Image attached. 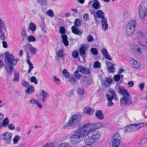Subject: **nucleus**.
<instances>
[{"instance_id": "f257e3e1", "label": "nucleus", "mask_w": 147, "mask_h": 147, "mask_svg": "<svg viewBox=\"0 0 147 147\" xmlns=\"http://www.w3.org/2000/svg\"><path fill=\"white\" fill-rule=\"evenodd\" d=\"M102 127L100 123H88L78 128L74 131V133L69 138L71 143L73 145H76L80 142L82 139L88 136H91L92 134L98 135L100 132L95 131Z\"/></svg>"}, {"instance_id": "f03ea898", "label": "nucleus", "mask_w": 147, "mask_h": 147, "mask_svg": "<svg viewBox=\"0 0 147 147\" xmlns=\"http://www.w3.org/2000/svg\"><path fill=\"white\" fill-rule=\"evenodd\" d=\"M19 60V58H15L12 54H10L8 52H5V61L6 64L4 67L8 74H11L13 70V66L17 65Z\"/></svg>"}, {"instance_id": "7ed1b4c3", "label": "nucleus", "mask_w": 147, "mask_h": 147, "mask_svg": "<svg viewBox=\"0 0 147 147\" xmlns=\"http://www.w3.org/2000/svg\"><path fill=\"white\" fill-rule=\"evenodd\" d=\"M118 92L122 94L123 97L120 99V104L121 105H129L131 102V99L130 95L127 90L123 87H119Z\"/></svg>"}, {"instance_id": "20e7f679", "label": "nucleus", "mask_w": 147, "mask_h": 147, "mask_svg": "<svg viewBox=\"0 0 147 147\" xmlns=\"http://www.w3.org/2000/svg\"><path fill=\"white\" fill-rule=\"evenodd\" d=\"M80 120V119L79 115H72L63 126V128L64 129L68 127L74 128L78 124Z\"/></svg>"}, {"instance_id": "39448f33", "label": "nucleus", "mask_w": 147, "mask_h": 147, "mask_svg": "<svg viewBox=\"0 0 147 147\" xmlns=\"http://www.w3.org/2000/svg\"><path fill=\"white\" fill-rule=\"evenodd\" d=\"M101 136V133L98 135L92 134L91 136H88L84 138L86 145L82 147H93L92 144L97 142Z\"/></svg>"}, {"instance_id": "423d86ee", "label": "nucleus", "mask_w": 147, "mask_h": 147, "mask_svg": "<svg viewBox=\"0 0 147 147\" xmlns=\"http://www.w3.org/2000/svg\"><path fill=\"white\" fill-rule=\"evenodd\" d=\"M137 25L136 21L132 20L130 21L125 27V33L127 37L131 36L134 34Z\"/></svg>"}, {"instance_id": "0eeeda50", "label": "nucleus", "mask_w": 147, "mask_h": 147, "mask_svg": "<svg viewBox=\"0 0 147 147\" xmlns=\"http://www.w3.org/2000/svg\"><path fill=\"white\" fill-rule=\"evenodd\" d=\"M140 18L142 20H144L147 15V1H142L140 4L139 8Z\"/></svg>"}, {"instance_id": "6e6552de", "label": "nucleus", "mask_w": 147, "mask_h": 147, "mask_svg": "<svg viewBox=\"0 0 147 147\" xmlns=\"http://www.w3.org/2000/svg\"><path fill=\"white\" fill-rule=\"evenodd\" d=\"M12 135L11 133L7 131L3 134L0 136L5 144H9L11 141Z\"/></svg>"}, {"instance_id": "1a4fd4ad", "label": "nucleus", "mask_w": 147, "mask_h": 147, "mask_svg": "<svg viewBox=\"0 0 147 147\" xmlns=\"http://www.w3.org/2000/svg\"><path fill=\"white\" fill-rule=\"evenodd\" d=\"M29 103L31 105L35 106L39 109H41L42 108V105L41 102L34 98L32 97L30 98L29 101Z\"/></svg>"}, {"instance_id": "9d476101", "label": "nucleus", "mask_w": 147, "mask_h": 147, "mask_svg": "<svg viewBox=\"0 0 147 147\" xmlns=\"http://www.w3.org/2000/svg\"><path fill=\"white\" fill-rule=\"evenodd\" d=\"M130 63L131 67L135 69H138L141 67V63L134 59H130Z\"/></svg>"}, {"instance_id": "9b49d317", "label": "nucleus", "mask_w": 147, "mask_h": 147, "mask_svg": "<svg viewBox=\"0 0 147 147\" xmlns=\"http://www.w3.org/2000/svg\"><path fill=\"white\" fill-rule=\"evenodd\" d=\"M48 96V94L45 90H41L39 93L40 99L43 103H44L45 100Z\"/></svg>"}, {"instance_id": "f8f14e48", "label": "nucleus", "mask_w": 147, "mask_h": 147, "mask_svg": "<svg viewBox=\"0 0 147 147\" xmlns=\"http://www.w3.org/2000/svg\"><path fill=\"white\" fill-rule=\"evenodd\" d=\"M78 70L82 74L88 75L90 73L89 69L81 65L78 66Z\"/></svg>"}, {"instance_id": "ddd939ff", "label": "nucleus", "mask_w": 147, "mask_h": 147, "mask_svg": "<svg viewBox=\"0 0 147 147\" xmlns=\"http://www.w3.org/2000/svg\"><path fill=\"white\" fill-rule=\"evenodd\" d=\"M9 123V120L7 117L4 118L2 121H0V129L7 127Z\"/></svg>"}, {"instance_id": "4468645a", "label": "nucleus", "mask_w": 147, "mask_h": 147, "mask_svg": "<svg viewBox=\"0 0 147 147\" xmlns=\"http://www.w3.org/2000/svg\"><path fill=\"white\" fill-rule=\"evenodd\" d=\"M102 28L104 31L107 30L108 28V25L107 20L106 18H104L101 21Z\"/></svg>"}, {"instance_id": "2eb2a0df", "label": "nucleus", "mask_w": 147, "mask_h": 147, "mask_svg": "<svg viewBox=\"0 0 147 147\" xmlns=\"http://www.w3.org/2000/svg\"><path fill=\"white\" fill-rule=\"evenodd\" d=\"M101 53L105 58L109 60H111L112 58L109 54L107 50L105 49H102L101 51Z\"/></svg>"}, {"instance_id": "dca6fc26", "label": "nucleus", "mask_w": 147, "mask_h": 147, "mask_svg": "<svg viewBox=\"0 0 147 147\" xmlns=\"http://www.w3.org/2000/svg\"><path fill=\"white\" fill-rule=\"evenodd\" d=\"M107 98V105L108 107H112L114 105V103L113 102L112 100L114 99L115 98H113V97L110 96V94L107 93L106 94Z\"/></svg>"}, {"instance_id": "f3484780", "label": "nucleus", "mask_w": 147, "mask_h": 147, "mask_svg": "<svg viewBox=\"0 0 147 147\" xmlns=\"http://www.w3.org/2000/svg\"><path fill=\"white\" fill-rule=\"evenodd\" d=\"M71 29L72 33L76 35L81 36L83 33V30L78 29L77 27L75 26H72Z\"/></svg>"}, {"instance_id": "a211bd4d", "label": "nucleus", "mask_w": 147, "mask_h": 147, "mask_svg": "<svg viewBox=\"0 0 147 147\" xmlns=\"http://www.w3.org/2000/svg\"><path fill=\"white\" fill-rule=\"evenodd\" d=\"M111 145L112 147H124V145L121 141H112Z\"/></svg>"}, {"instance_id": "6ab92c4d", "label": "nucleus", "mask_w": 147, "mask_h": 147, "mask_svg": "<svg viewBox=\"0 0 147 147\" xmlns=\"http://www.w3.org/2000/svg\"><path fill=\"white\" fill-rule=\"evenodd\" d=\"M84 113L89 115L93 114L94 113V110L90 107H85L83 109Z\"/></svg>"}, {"instance_id": "aec40b11", "label": "nucleus", "mask_w": 147, "mask_h": 147, "mask_svg": "<svg viewBox=\"0 0 147 147\" xmlns=\"http://www.w3.org/2000/svg\"><path fill=\"white\" fill-rule=\"evenodd\" d=\"M95 116L98 119L101 120L104 118V115L101 110H97L95 113Z\"/></svg>"}, {"instance_id": "412c9836", "label": "nucleus", "mask_w": 147, "mask_h": 147, "mask_svg": "<svg viewBox=\"0 0 147 147\" xmlns=\"http://www.w3.org/2000/svg\"><path fill=\"white\" fill-rule=\"evenodd\" d=\"M62 39V42L66 46H67L69 45V42L67 40V36L65 34H63L61 36Z\"/></svg>"}, {"instance_id": "4be33fe9", "label": "nucleus", "mask_w": 147, "mask_h": 147, "mask_svg": "<svg viewBox=\"0 0 147 147\" xmlns=\"http://www.w3.org/2000/svg\"><path fill=\"white\" fill-rule=\"evenodd\" d=\"M109 92L110 94H110V96L113 97V98H115V100L117 101L118 100V98H117V95L115 94L114 91L113 89L111 88H109Z\"/></svg>"}, {"instance_id": "5701e85b", "label": "nucleus", "mask_w": 147, "mask_h": 147, "mask_svg": "<svg viewBox=\"0 0 147 147\" xmlns=\"http://www.w3.org/2000/svg\"><path fill=\"white\" fill-rule=\"evenodd\" d=\"M25 90L26 94H32L34 91V87L32 86H30L27 88Z\"/></svg>"}, {"instance_id": "b1692460", "label": "nucleus", "mask_w": 147, "mask_h": 147, "mask_svg": "<svg viewBox=\"0 0 147 147\" xmlns=\"http://www.w3.org/2000/svg\"><path fill=\"white\" fill-rule=\"evenodd\" d=\"M96 16L98 18H101V19L105 18V17L104 13L101 10H99L96 12Z\"/></svg>"}, {"instance_id": "393cba45", "label": "nucleus", "mask_w": 147, "mask_h": 147, "mask_svg": "<svg viewBox=\"0 0 147 147\" xmlns=\"http://www.w3.org/2000/svg\"><path fill=\"white\" fill-rule=\"evenodd\" d=\"M77 95L80 96H83L84 93V89L83 88L78 87L76 91Z\"/></svg>"}, {"instance_id": "a878e982", "label": "nucleus", "mask_w": 147, "mask_h": 147, "mask_svg": "<svg viewBox=\"0 0 147 147\" xmlns=\"http://www.w3.org/2000/svg\"><path fill=\"white\" fill-rule=\"evenodd\" d=\"M94 2H93L92 7L95 9H98L100 7V5L97 0H94Z\"/></svg>"}, {"instance_id": "bb28decb", "label": "nucleus", "mask_w": 147, "mask_h": 147, "mask_svg": "<svg viewBox=\"0 0 147 147\" xmlns=\"http://www.w3.org/2000/svg\"><path fill=\"white\" fill-rule=\"evenodd\" d=\"M30 59L28 58H27L26 59V62L28 64L29 66V68L27 71V73H30L32 71V70L34 68L33 64L32 63L30 62Z\"/></svg>"}, {"instance_id": "cd10ccee", "label": "nucleus", "mask_w": 147, "mask_h": 147, "mask_svg": "<svg viewBox=\"0 0 147 147\" xmlns=\"http://www.w3.org/2000/svg\"><path fill=\"white\" fill-rule=\"evenodd\" d=\"M21 34L22 38V40H24L27 36V34L25 29L24 28H22L21 30Z\"/></svg>"}, {"instance_id": "c85d7f7f", "label": "nucleus", "mask_w": 147, "mask_h": 147, "mask_svg": "<svg viewBox=\"0 0 147 147\" xmlns=\"http://www.w3.org/2000/svg\"><path fill=\"white\" fill-rule=\"evenodd\" d=\"M20 139V136L18 135H16L15 136L13 137V144H17Z\"/></svg>"}, {"instance_id": "c756f323", "label": "nucleus", "mask_w": 147, "mask_h": 147, "mask_svg": "<svg viewBox=\"0 0 147 147\" xmlns=\"http://www.w3.org/2000/svg\"><path fill=\"white\" fill-rule=\"evenodd\" d=\"M36 28V25L32 22H31L29 26V30H31L32 32H35Z\"/></svg>"}, {"instance_id": "7c9ffc66", "label": "nucleus", "mask_w": 147, "mask_h": 147, "mask_svg": "<svg viewBox=\"0 0 147 147\" xmlns=\"http://www.w3.org/2000/svg\"><path fill=\"white\" fill-rule=\"evenodd\" d=\"M3 29L5 32L7 31V27L2 19L0 18V29Z\"/></svg>"}, {"instance_id": "2f4dec72", "label": "nucleus", "mask_w": 147, "mask_h": 147, "mask_svg": "<svg viewBox=\"0 0 147 147\" xmlns=\"http://www.w3.org/2000/svg\"><path fill=\"white\" fill-rule=\"evenodd\" d=\"M31 45L30 44H27L24 46V49L26 54L27 58H30V57L29 56V53H28V50H30Z\"/></svg>"}, {"instance_id": "473e14b6", "label": "nucleus", "mask_w": 147, "mask_h": 147, "mask_svg": "<svg viewBox=\"0 0 147 147\" xmlns=\"http://www.w3.org/2000/svg\"><path fill=\"white\" fill-rule=\"evenodd\" d=\"M121 141V138L119 134H115L113 136L112 141Z\"/></svg>"}, {"instance_id": "72a5a7b5", "label": "nucleus", "mask_w": 147, "mask_h": 147, "mask_svg": "<svg viewBox=\"0 0 147 147\" xmlns=\"http://www.w3.org/2000/svg\"><path fill=\"white\" fill-rule=\"evenodd\" d=\"M75 26L76 27H78L82 25L81 21V20L79 18L76 19L74 22Z\"/></svg>"}, {"instance_id": "f704fd0d", "label": "nucleus", "mask_w": 147, "mask_h": 147, "mask_svg": "<svg viewBox=\"0 0 147 147\" xmlns=\"http://www.w3.org/2000/svg\"><path fill=\"white\" fill-rule=\"evenodd\" d=\"M86 47L84 46H82L80 48L79 52L81 56H83L86 53Z\"/></svg>"}, {"instance_id": "c9c22d12", "label": "nucleus", "mask_w": 147, "mask_h": 147, "mask_svg": "<svg viewBox=\"0 0 147 147\" xmlns=\"http://www.w3.org/2000/svg\"><path fill=\"white\" fill-rule=\"evenodd\" d=\"M29 51L31 54L36 55L37 51V50L36 48L31 45Z\"/></svg>"}, {"instance_id": "e433bc0d", "label": "nucleus", "mask_w": 147, "mask_h": 147, "mask_svg": "<svg viewBox=\"0 0 147 147\" xmlns=\"http://www.w3.org/2000/svg\"><path fill=\"white\" fill-rule=\"evenodd\" d=\"M62 74L63 76L67 79L70 76L69 73L66 69L63 70L62 71Z\"/></svg>"}, {"instance_id": "4c0bfd02", "label": "nucleus", "mask_w": 147, "mask_h": 147, "mask_svg": "<svg viewBox=\"0 0 147 147\" xmlns=\"http://www.w3.org/2000/svg\"><path fill=\"white\" fill-rule=\"evenodd\" d=\"M134 52H137L139 54L142 53V48L140 47L135 46L133 49Z\"/></svg>"}, {"instance_id": "58836bf2", "label": "nucleus", "mask_w": 147, "mask_h": 147, "mask_svg": "<svg viewBox=\"0 0 147 147\" xmlns=\"http://www.w3.org/2000/svg\"><path fill=\"white\" fill-rule=\"evenodd\" d=\"M57 147H71V145L68 143L64 142L59 144Z\"/></svg>"}, {"instance_id": "ea45409f", "label": "nucleus", "mask_w": 147, "mask_h": 147, "mask_svg": "<svg viewBox=\"0 0 147 147\" xmlns=\"http://www.w3.org/2000/svg\"><path fill=\"white\" fill-rule=\"evenodd\" d=\"M46 14L49 16L51 17H53L54 15V13L53 11L51 9H49L46 12Z\"/></svg>"}, {"instance_id": "a19ab883", "label": "nucleus", "mask_w": 147, "mask_h": 147, "mask_svg": "<svg viewBox=\"0 0 147 147\" xmlns=\"http://www.w3.org/2000/svg\"><path fill=\"white\" fill-rule=\"evenodd\" d=\"M21 85L23 86L26 88L30 86L29 83L24 80H22Z\"/></svg>"}, {"instance_id": "79ce46f5", "label": "nucleus", "mask_w": 147, "mask_h": 147, "mask_svg": "<svg viewBox=\"0 0 147 147\" xmlns=\"http://www.w3.org/2000/svg\"><path fill=\"white\" fill-rule=\"evenodd\" d=\"M3 30V29H0V39L4 40L5 39V35L4 32L2 31Z\"/></svg>"}, {"instance_id": "37998d69", "label": "nucleus", "mask_w": 147, "mask_h": 147, "mask_svg": "<svg viewBox=\"0 0 147 147\" xmlns=\"http://www.w3.org/2000/svg\"><path fill=\"white\" fill-rule=\"evenodd\" d=\"M90 51L94 55H96L98 54V51L97 49L96 48H93L90 49Z\"/></svg>"}, {"instance_id": "c03bdc74", "label": "nucleus", "mask_w": 147, "mask_h": 147, "mask_svg": "<svg viewBox=\"0 0 147 147\" xmlns=\"http://www.w3.org/2000/svg\"><path fill=\"white\" fill-rule=\"evenodd\" d=\"M28 40L30 42H34L36 41V39L35 37L32 35H30L28 36Z\"/></svg>"}, {"instance_id": "a18cd8bd", "label": "nucleus", "mask_w": 147, "mask_h": 147, "mask_svg": "<svg viewBox=\"0 0 147 147\" xmlns=\"http://www.w3.org/2000/svg\"><path fill=\"white\" fill-rule=\"evenodd\" d=\"M53 80L57 85L59 84L60 80L56 76H54L53 78Z\"/></svg>"}, {"instance_id": "49530a36", "label": "nucleus", "mask_w": 147, "mask_h": 147, "mask_svg": "<svg viewBox=\"0 0 147 147\" xmlns=\"http://www.w3.org/2000/svg\"><path fill=\"white\" fill-rule=\"evenodd\" d=\"M68 82L71 85H75L76 83V80L73 78H71L68 80Z\"/></svg>"}, {"instance_id": "de8ad7c7", "label": "nucleus", "mask_w": 147, "mask_h": 147, "mask_svg": "<svg viewBox=\"0 0 147 147\" xmlns=\"http://www.w3.org/2000/svg\"><path fill=\"white\" fill-rule=\"evenodd\" d=\"M93 67L94 68H99L101 67V64L98 61H96L94 63Z\"/></svg>"}, {"instance_id": "09e8293b", "label": "nucleus", "mask_w": 147, "mask_h": 147, "mask_svg": "<svg viewBox=\"0 0 147 147\" xmlns=\"http://www.w3.org/2000/svg\"><path fill=\"white\" fill-rule=\"evenodd\" d=\"M107 69L110 73H113L115 71V69L113 66H109L107 68Z\"/></svg>"}, {"instance_id": "8fccbe9b", "label": "nucleus", "mask_w": 147, "mask_h": 147, "mask_svg": "<svg viewBox=\"0 0 147 147\" xmlns=\"http://www.w3.org/2000/svg\"><path fill=\"white\" fill-rule=\"evenodd\" d=\"M72 55L74 58H76L78 56L79 53L77 51H74L72 52Z\"/></svg>"}, {"instance_id": "3c124183", "label": "nucleus", "mask_w": 147, "mask_h": 147, "mask_svg": "<svg viewBox=\"0 0 147 147\" xmlns=\"http://www.w3.org/2000/svg\"><path fill=\"white\" fill-rule=\"evenodd\" d=\"M78 71H79L78 69L74 72V77L76 79H80L81 77V75L79 73Z\"/></svg>"}, {"instance_id": "603ef678", "label": "nucleus", "mask_w": 147, "mask_h": 147, "mask_svg": "<svg viewBox=\"0 0 147 147\" xmlns=\"http://www.w3.org/2000/svg\"><path fill=\"white\" fill-rule=\"evenodd\" d=\"M57 55L59 57H63L64 55L63 50L62 49L59 50L57 53Z\"/></svg>"}, {"instance_id": "864d4df0", "label": "nucleus", "mask_w": 147, "mask_h": 147, "mask_svg": "<svg viewBox=\"0 0 147 147\" xmlns=\"http://www.w3.org/2000/svg\"><path fill=\"white\" fill-rule=\"evenodd\" d=\"M19 74L18 73H15L14 75V78L13 79V81H18L19 80Z\"/></svg>"}, {"instance_id": "5fc2aeb1", "label": "nucleus", "mask_w": 147, "mask_h": 147, "mask_svg": "<svg viewBox=\"0 0 147 147\" xmlns=\"http://www.w3.org/2000/svg\"><path fill=\"white\" fill-rule=\"evenodd\" d=\"M82 80L81 81L82 84H83L87 83L86 81L88 80V79L86 76H83L82 77Z\"/></svg>"}, {"instance_id": "6e6d98bb", "label": "nucleus", "mask_w": 147, "mask_h": 147, "mask_svg": "<svg viewBox=\"0 0 147 147\" xmlns=\"http://www.w3.org/2000/svg\"><path fill=\"white\" fill-rule=\"evenodd\" d=\"M30 82H33L35 84H37V80L35 76H32L30 78Z\"/></svg>"}, {"instance_id": "4d7b16f0", "label": "nucleus", "mask_w": 147, "mask_h": 147, "mask_svg": "<svg viewBox=\"0 0 147 147\" xmlns=\"http://www.w3.org/2000/svg\"><path fill=\"white\" fill-rule=\"evenodd\" d=\"M129 14L128 11H125L123 15V17L124 18H129Z\"/></svg>"}, {"instance_id": "13d9d810", "label": "nucleus", "mask_w": 147, "mask_h": 147, "mask_svg": "<svg viewBox=\"0 0 147 147\" xmlns=\"http://www.w3.org/2000/svg\"><path fill=\"white\" fill-rule=\"evenodd\" d=\"M7 127L9 129L11 130H14L15 128L14 125L11 123L9 124Z\"/></svg>"}, {"instance_id": "bf43d9fd", "label": "nucleus", "mask_w": 147, "mask_h": 147, "mask_svg": "<svg viewBox=\"0 0 147 147\" xmlns=\"http://www.w3.org/2000/svg\"><path fill=\"white\" fill-rule=\"evenodd\" d=\"M59 32L61 34H64L66 32L64 27L63 26L61 27L59 29Z\"/></svg>"}, {"instance_id": "052dcab7", "label": "nucleus", "mask_w": 147, "mask_h": 147, "mask_svg": "<svg viewBox=\"0 0 147 147\" xmlns=\"http://www.w3.org/2000/svg\"><path fill=\"white\" fill-rule=\"evenodd\" d=\"M87 40L88 42H92L94 40L93 37L92 36L89 35L87 36Z\"/></svg>"}, {"instance_id": "680f3d73", "label": "nucleus", "mask_w": 147, "mask_h": 147, "mask_svg": "<svg viewBox=\"0 0 147 147\" xmlns=\"http://www.w3.org/2000/svg\"><path fill=\"white\" fill-rule=\"evenodd\" d=\"M125 131L127 132H132L130 125H128L125 128Z\"/></svg>"}, {"instance_id": "e2e57ef3", "label": "nucleus", "mask_w": 147, "mask_h": 147, "mask_svg": "<svg viewBox=\"0 0 147 147\" xmlns=\"http://www.w3.org/2000/svg\"><path fill=\"white\" fill-rule=\"evenodd\" d=\"M130 127L132 131H134L137 130V129L136 124H133L130 125Z\"/></svg>"}, {"instance_id": "0e129e2a", "label": "nucleus", "mask_w": 147, "mask_h": 147, "mask_svg": "<svg viewBox=\"0 0 147 147\" xmlns=\"http://www.w3.org/2000/svg\"><path fill=\"white\" fill-rule=\"evenodd\" d=\"M113 79L115 81L117 82L119 81V80L120 79V78L119 75L117 74L115 75L113 77Z\"/></svg>"}, {"instance_id": "69168bd1", "label": "nucleus", "mask_w": 147, "mask_h": 147, "mask_svg": "<svg viewBox=\"0 0 147 147\" xmlns=\"http://www.w3.org/2000/svg\"><path fill=\"white\" fill-rule=\"evenodd\" d=\"M83 18L85 21H87L89 19V15L87 13L84 14L83 16Z\"/></svg>"}, {"instance_id": "338daca9", "label": "nucleus", "mask_w": 147, "mask_h": 147, "mask_svg": "<svg viewBox=\"0 0 147 147\" xmlns=\"http://www.w3.org/2000/svg\"><path fill=\"white\" fill-rule=\"evenodd\" d=\"M127 84L128 85V87H132L134 86V83L133 81H130L128 82Z\"/></svg>"}, {"instance_id": "774afa93", "label": "nucleus", "mask_w": 147, "mask_h": 147, "mask_svg": "<svg viewBox=\"0 0 147 147\" xmlns=\"http://www.w3.org/2000/svg\"><path fill=\"white\" fill-rule=\"evenodd\" d=\"M106 64L107 66L110 65H112V66H115V65L114 63H112L111 62L107 61H106Z\"/></svg>"}]
</instances>
